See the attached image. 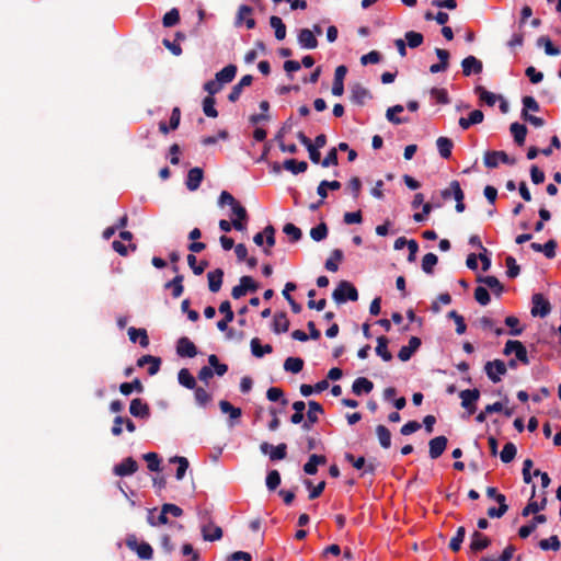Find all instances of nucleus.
I'll return each instance as SVG.
<instances>
[{
    "mask_svg": "<svg viewBox=\"0 0 561 561\" xmlns=\"http://www.w3.org/2000/svg\"><path fill=\"white\" fill-rule=\"evenodd\" d=\"M202 536L205 541H216L221 539L222 529L215 525H205L202 527Z\"/></svg>",
    "mask_w": 561,
    "mask_h": 561,
    "instance_id": "obj_30",
    "label": "nucleus"
},
{
    "mask_svg": "<svg viewBox=\"0 0 561 561\" xmlns=\"http://www.w3.org/2000/svg\"><path fill=\"white\" fill-rule=\"evenodd\" d=\"M403 111H404V107L401 104L391 106L386 112V118L394 125L408 123L409 118L397 116V114L402 113Z\"/></svg>",
    "mask_w": 561,
    "mask_h": 561,
    "instance_id": "obj_31",
    "label": "nucleus"
},
{
    "mask_svg": "<svg viewBox=\"0 0 561 561\" xmlns=\"http://www.w3.org/2000/svg\"><path fill=\"white\" fill-rule=\"evenodd\" d=\"M474 299L481 306H486L491 301L490 294H489L488 289L485 287H483V286H478L474 289Z\"/></svg>",
    "mask_w": 561,
    "mask_h": 561,
    "instance_id": "obj_64",
    "label": "nucleus"
},
{
    "mask_svg": "<svg viewBox=\"0 0 561 561\" xmlns=\"http://www.w3.org/2000/svg\"><path fill=\"white\" fill-rule=\"evenodd\" d=\"M194 397H195V401L198 405L201 407H206L210 400H211V396L210 393H208L204 388L202 387H195L194 388Z\"/></svg>",
    "mask_w": 561,
    "mask_h": 561,
    "instance_id": "obj_55",
    "label": "nucleus"
},
{
    "mask_svg": "<svg viewBox=\"0 0 561 561\" xmlns=\"http://www.w3.org/2000/svg\"><path fill=\"white\" fill-rule=\"evenodd\" d=\"M347 73V67L344 65H340L335 68L334 71V81L332 85V94L335 96H341L344 93V79Z\"/></svg>",
    "mask_w": 561,
    "mask_h": 561,
    "instance_id": "obj_12",
    "label": "nucleus"
},
{
    "mask_svg": "<svg viewBox=\"0 0 561 561\" xmlns=\"http://www.w3.org/2000/svg\"><path fill=\"white\" fill-rule=\"evenodd\" d=\"M183 280L184 276L182 274H178L174 278L164 284V288L172 290L173 298H179L184 291Z\"/></svg>",
    "mask_w": 561,
    "mask_h": 561,
    "instance_id": "obj_28",
    "label": "nucleus"
},
{
    "mask_svg": "<svg viewBox=\"0 0 561 561\" xmlns=\"http://www.w3.org/2000/svg\"><path fill=\"white\" fill-rule=\"evenodd\" d=\"M376 435L382 448L388 449L391 446V433L385 425H377Z\"/></svg>",
    "mask_w": 561,
    "mask_h": 561,
    "instance_id": "obj_40",
    "label": "nucleus"
},
{
    "mask_svg": "<svg viewBox=\"0 0 561 561\" xmlns=\"http://www.w3.org/2000/svg\"><path fill=\"white\" fill-rule=\"evenodd\" d=\"M272 325H273V331L275 333L287 332L289 329V320L287 318V314L283 311L275 313Z\"/></svg>",
    "mask_w": 561,
    "mask_h": 561,
    "instance_id": "obj_29",
    "label": "nucleus"
},
{
    "mask_svg": "<svg viewBox=\"0 0 561 561\" xmlns=\"http://www.w3.org/2000/svg\"><path fill=\"white\" fill-rule=\"evenodd\" d=\"M546 522V515H535L527 525H524L519 528L518 536L523 539L529 537L536 530L538 524H543Z\"/></svg>",
    "mask_w": 561,
    "mask_h": 561,
    "instance_id": "obj_20",
    "label": "nucleus"
},
{
    "mask_svg": "<svg viewBox=\"0 0 561 561\" xmlns=\"http://www.w3.org/2000/svg\"><path fill=\"white\" fill-rule=\"evenodd\" d=\"M187 264L192 268V271H193V273L195 275L203 274L204 271L206 270V267L208 266V262L207 261H201L198 263L197 259H196V256L194 254H188L187 255Z\"/></svg>",
    "mask_w": 561,
    "mask_h": 561,
    "instance_id": "obj_48",
    "label": "nucleus"
},
{
    "mask_svg": "<svg viewBox=\"0 0 561 561\" xmlns=\"http://www.w3.org/2000/svg\"><path fill=\"white\" fill-rule=\"evenodd\" d=\"M436 146L438 149V152L442 158L449 159L451 156V149L454 147V142L451 139L440 136L436 140Z\"/></svg>",
    "mask_w": 561,
    "mask_h": 561,
    "instance_id": "obj_33",
    "label": "nucleus"
},
{
    "mask_svg": "<svg viewBox=\"0 0 561 561\" xmlns=\"http://www.w3.org/2000/svg\"><path fill=\"white\" fill-rule=\"evenodd\" d=\"M328 226L325 222H320L318 226L311 228L310 237L312 240L319 242L324 240L328 237Z\"/></svg>",
    "mask_w": 561,
    "mask_h": 561,
    "instance_id": "obj_51",
    "label": "nucleus"
},
{
    "mask_svg": "<svg viewBox=\"0 0 561 561\" xmlns=\"http://www.w3.org/2000/svg\"><path fill=\"white\" fill-rule=\"evenodd\" d=\"M216 100L213 96H206L203 100V112L206 116L216 118L218 116V111L215 107Z\"/></svg>",
    "mask_w": 561,
    "mask_h": 561,
    "instance_id": "obj_53",
    "label": "nucleus"
},
{
    "mask_svg": "<svg viewBox=\"0 0 561 561\" xmlns=\"http://www.w3.org/2000/svg\"><path fill=\"white\" fill-rule=\"evenodd\" d=\"M535 492H536V485L534 484L533 485L531 497L529 499L527 505L522 511V516L523 517H527L530 514L539 515L538 513L540 511H543L546 508V506H547L548 500H547L546 496H543L539 502L533 500L534 496H535Z\"/></svg>",
    "mask_w": 561,
    "mask_h": 561,
    "instance_id": "obj_8",
    "label": "nucleus"
},
{
    "mask_svg": "<svg viewBox=\"0 0 561 561\" xmlns=\"http://www.w3.org/2000/svg\"><path fill=\"white\" fill-rule=\"evenodd\" d=\"M208 288L211 293H218L222 285L224 271L216 268L207 273Z\"/></svg>",
    "mask_w": 561,
    "mask_h": 561,
    "instance_id": "obj_21",
    "label": "nucleus"
},
{
    "mask_svg": "<svg viewBox=\"0 0 561 561\" xmlns=\"http://www.w3.org/2000/svg\"><path fill=\"white\" fill-rule=\"evenodd\" d=\"M332 298L336 304H344L347 300L356 301L358 299V291L352 283L341 280L333 290Z\"/></svg>",
    "mask_w": 561,
    "mask_h": 561,
    "instance_id": "obj_1",
    "label": "nucleus"
},
{
    "mask_svg": "<svg viewBox=\"0 0 561 561\" xmlns=\"http://www.w3.org/2000/svg\"><path fill=\"white\" fill-rule=\"evenodd\" d=\"M462 73L466 77H469L471 73H481L483 70V65L481 60L476 58L474 56H468L461 61Z\"/></svg>",
    "mask_w": 561,
    "mask_h": 561,
    "instance_id": "obj_14",
    "label": "nucleus"
},
{
    "mask_svg": "<svg viewBox=\"0 0 561 561\" xmlns=\"http://www.w3.org/2000/svg\"><path fill=\"white\" fill-rule=\"evenodd\" d=\"M327 462V457L323 455L312 454L308 461L304 465L305 473L309 476H313L318 472V466L324 465Z\"/></svg>",
    "mask_w": 561,
    "mask_h": 561,
    "instance_id": "obj_22",
    "label": "nucleus"
},
{
    "mask_svg": "<svg viewBox=\"0 0 561 561\" xmlns=\"http://www.w3.org/2000/svg\"><path fill=\"white\" fill-rule=\"evenodd\" d=\"M539 547L543 551H547V550L558 551V550H560L561 543H560L559 537L557 535H552L547 539L540 540Z\"/></svg>",
    "mask_w": 561,
    "mask_h": 561,
    "instance_id": "obj_47",
    "label": "nucleus"
},
{
    "mask_svg": "<svg viewBox=\"0 0 561 561\" xmlns=\"http://www.w3.org/2000/svg\"><path fill=\"white\" fill-rule=\"evenodd\" d=\"M308 412H307V419L310 423H317L318 422V416H317V413H320V414H323L324 413V410H323V407L317 402V401H309L308 402Z\"/></svg>",
    "mask_w": 561,
    "mask_h": 561,
    "instance_id": "obj_45",
    "label": "nucleus"
},
{
    "mask_svg": "<svg viewBox=\"0 0 561 561\" xmlns=\"http://www.w3.org/2000/svg\"><path fill=\"white\" fill-rule=\"evenodd\" d=\"M485 373L493 382H499L501 376L506 374V365L503 360L495 359L485 364Z\"/></svg>",
    "mask_w": 561,
    "mask_h": 561,
    "instance_id": "obj_9",
    "label": "nucleus"
},
{
    "mask_svg": "<svg viewBox=\"0 0 561 561\" xmlns=\"http://www.w3.org/2000/svg\"><path fill=\"white\" fill-rule=\"evenodd\" d=\"M270 25L275 31V37L283 41L286 37V25L279 16L272 15L270 18Z\"/></svg>",
    "mask_w": 561,
    "mask_h": 561,
    "instance_id": "obj_37",
    "label": "nucleus"
},
{
    "mask_svg": "<svg viewBox=\"0 0 561 561\" xmlns=\"http://www.w3.org/2000/svg\"><path fill=\"white\" fill-rule=\"evenodd\" d=\"M459 397L461 399V407L466 409L469 414H472L476 412V402L480 398V391L479 389H466L460 391Z\"/></svg>",
    "mask_w": 561,
    "mask_h": 561,
    "instance_id": "obj_7",
    "label": "nucleus"
},
{
    "mask_svg": "<svg viewBox=\"0 0 561 561\" xmlns=\"http://www.w3.org/2000/svg\"><path fill=\"white\" fill-rule=\"evenodd\" d=\"M438 257L434 253H427L422 259V270L426 274H433L434 266L437 264Z\"/></svg>",
    "mask_w": 561,
    "mask_h": 561,
    "instance_id": "obj_52",
    "label": "nucleus"
},
{
    "mask_svg": "<svg viewBox=\"0 0 561 561\" xmlns=\"http://www.w3.org/2000/svg\"><path fill=\"white\" fill-rule=\"evenodd\" d=\"M138 470V463L133 457L123 459L113 468V472L117 477H127L134 474Z\"/></svg>",
    "mask_w": 561,
    "mask_h": 561,
    "instance_id": "obj_10",
    "label": "nucleus"
},
{
    "mask_svg": "<svg viewBox=\"0 0 561 561\" xmlns=\"http://www.w3.org/2000/svg\"><path fill=\"white\" fill-rule=\"evenodd\" d=\"M477 282L484 284L486 287L493 290V293L500 297L502 293L504 291V286L501 284V282L492 275L488 276H478Z\"/></svg>",
    "mask_w": 561,
    "mask_h": 561,
    "instance_id": "obj_26",
    "label": "nucleus"
},
{
    "mask_svg": "<svg viewBox=\"0 0 561 561\" xmlns=\"http://www.w3.org/2000/svg\"><path fill=\"white\" fill-rule=\"evenodd\" d=\"M280 473L277 470H271L266 476V488L274 491L280 484Z\"/></svg>",
    "mask_w": 561,
    "mask_h": 561,
    "instance_id": "obj_63",
    "label": "nucleus"
},
{
    "mask_svg": "<svg viewBox=\"0 0 561 561\" xmlns=\"http://www.w3.org/2000/svg\"><path fill=\"white\" fill-rule=\"evenodd\" d=\"M125 543L128 549H130L131 551L137 553L139 559H141V560H151L152 559V557H153L152 547L146 541L139 542L135 535H129L126 538Z\"/></svg>",
    "mask_w": 561,
    "mask_h": 561,
    "instance_id": "obj_2",
    "label": "nucleus"
},
{
    "mask_svg": "<svg viewBox=\"0 0 561 561\" xmlns=\"http://www.w3.org/2000/svg\"><path fill=\"white\" fill-rule=\"evenodd\" d=\"M491 545L490 538L481 534L480 531H474L471 536L470 549L473 552H479L486 549Z\"/></svg>",
    "mask_w": 561,
    "mask_h": 561,
    "instance_id": "obj_23",
    "label": "nucleus"
},
{
    "mask_svg": "<svg viewBox=\"0 0 561 561\" xmlns=\"http://www.w3.org/2000/svg\"><path fill=\"white\" fill-rule=\"evenodd\" d=\"M304 368V360L300 357H288L284 363V369L293 374H298Z\"/></svg>",
    "mask_w": 561,
    "mask_h": 561,
    "instance_id": "obj_43",
    "label": "nucleus"
},
{
    "mask_svg": "<svg viewBox=\"0 0 561 561\" xmlns=\"http://www.w3.org/2000/svg\"><path fill=\"white\" fill-rule=\"evenodd\" d=\"M465 535H466L465 527H462V526L458 527L456 535L449 541V548L454 552H457L460 550L461 543L463 542V539H465Z\"/></svg>",
    "mask_w": 561,
    "mask_h": 561,
    "instance_id": "obj_54",
    "label": "nucleus"
},
{
    "mask_svg": "<svg viewBox=\"0 0 561 561\" xmlns=\"http://www.w3.org/2000/svg\"><path fill=\"white\" fill-rule=\"evenodd\" d=\"M128 336L133 343L139 342L140 347L146 348L149 345V337L146 329H137L130 327L128 329Z\"/></svg>",
    "mask_w": 561,
    "mask_h": 561,
    "instance_id": "obj_24",
    "label": "nucleus"
},
{
    "mask_svg": "<svg viewBox=\"0 0 561 561\" xmlns=\"http://www.w3.org/2000/svg\"><path fill=\"white\" fill-rule=\"evenodd\" d=\"M231 210L236 216V219L232 220L233 228L238 231H243L245 229V222L249 219L247 209L238 203Z\"/></svg>",
    "mask_w": 561,
    "mask_h": 561,
    "instance_id": "obj_15",
    "label": "nucleus"
},
{
    "mask_svg": "<svg viewBox=\"0 0 561 561\" xmlns=\"http://www.w3.org/2000/svg\"><path fill=\"white\" fill-rule=\"evenodd\" d=\"M448 439L446 436L440 435L432 438L428 442V455L431 459H437L446 450Z\"/></svg>",
    "mask_w": 561,
    "mask_h": 561,
    "instance_id": "obj_11",
    "label": "nucleus"
},
{
    "mask_svg": "<svg viewBox=\"0 0 561 561\" xmlns=\"http://www.w3.org/2000/svg\"><path fill=\"white\" fill-rule=\"evenodd\" d=\"M341 188V183L339 181H327L323 180L317 187V194L322 198L328 197V191H337Z\"/></svg>",
    "mask_w": 561,
    "mask_h": 561,
    "instance_id": "obj_38",
    "label": "nucleus"
},
{
    "mask_svg": "<svg viewBox=\"0 0 561 561\" xmlns=\"http://www.w3.org/2000/svg\"><path fill=\"white\" fill-rule=\"evenodd\" d=\"M134 390L137 392L144 391V386L139 379H134L131 382H123L119 386V391L124 396H129Z\"/></svg>",
    "mask_w": 561,
    "mask_h": 561,
    "instance_id": "obj_46",
    "label": "nucleus"
},
{
    "mask_svg": "<svg viewBox=\"0 0 561 561\" xmlns=\"http://www.w3.org/2000/svg\"><path fill=\"white\" fill-rule=\"evenodd\" d=\"M252 81H253V77L251 75L243 76L240 79V81L231 88V91L228 94V100L232 103L237 102L241 96L242 90L245 87L251 85Z\"/></svg>",
    "mask_w": 561,
    "mask_h": 561,
    "instance_id": "obj_18",
    "label": "nucleus"
},
{
    "mask_svg": "<svg viewBox=\"0 0 561 561\" xmlns=\"http://www.w3.org/2000/svg\"><path fill=\"white\" fill-rule=\"evenodd\" d=\"M371 94L368 89L359 83H355L351 87L350 99L354 104L364 105L366 99H370Z\"/></svg>",
    "mask_w": 561,
    "mask_h": 561,
    "instance_id": "obj_17",
    "label": "nucleus"
},
{
    "mask_svg": "<svg viewBox=\"0 0 561 561\" xmlns=\"http://www.w3.org/2000/svg\"><path fill=\"white\" fill-rule=\"evenodd\" d=\"M283 231L284 233H286L289 238H290V241L291 242H297L301 239L302 237V232H301V229L298 228L297 226H295L294 224L291 222H288L286 224L284 227H283Z\"/></svg>",
    "mask_w": 561,
    "mask_h": 561,
    "instance_id": "obj_59",
    "label": "nucleus"
},
{
    "mask_svg": "<svg viewBox=\"0 0 561 561\" xmlns=\"http://www.w3.org/2000/svg\"><path fill=\"white\" fill-rule=\"evenodd\" d=\"M260 450L264 455L268 454L272 461L283 460L287 456V445L285 443L273 446L267 442H263L260 445Z\"/></svg>",
    "mask_w": 561,
    "mask_h": 561,
    "instance_id": "obj_5",
    "label": "nucleus"
},
{
    "mask_svg": "<svg viewBox=\"0 0 561 561\" xmlns=\"http://www.w3.org/2000/svg\"><path fill=\"white\" fill-rule=\"evenodd\" d=\"M259 288V283L255 282L252 276L244 275L240 277L239 285L232 288L231 297L233 299H240L248 293H255Z\"/></svg>",
    "mask_w": 561,
    "mask_h": 561,
    "instance_id": "obj_3",
    "label": "nucleus"
},
{
    "mask_svg": "<svg viewBox=\"0 0 561 561\" xmlns=\"http://www.w3.org/2000/svg\"><path fill=\"white\" fill-rule=\"evenodd\" d=\"M129 413L135 417L146 420L150 416V408L142 399L135 398L130 401Z\"/></svg>",
    "mask_w": 561,
    "mask_h": 561,
    "instance_id": "obj_13",
    "label": "nucleus"
},
{
    "mask_svg": "<svg viewBox=\"0 0 561 561\" xmlns=\"http://www.w3.org/2000/svg\"><path fill=\"white\" fill-rule=\"evenodd\" d=\"M203 178H204V172L201 168L195 167V168L191 169L187 173V178H186V182H185L187 190L192 191V192L196 191L201 186Z\"/></svg>",
    "mask_w": 561,
    "mask_h": 561,
    "instance_id": "obj_19",
    "label": "nucleus"
},
{
    "mask_svg": "<svg viewBox=\"0 0 561 561\" xmlns=\"http://www.w3.org/2000/svg\"><path fill=\"white\" fill-rule=\"evenodd\" d=\"M178 381L181 386L190 390H193L196 387V379L187 368L180 369L178 374Z\"/></svg>",
    "mask_w": 561,
    "mask_h": 561,
    "instance_id": "obj_35",
    "label": "nucleus"
},
{
    "mask_svg": "<svg viewBox=\"0 0 561 561\" xmlns=\"http://www.w3.org/2000/svg\"><path fill=\"white\" fill-rule=\"evenodd\" d=\"M537 45L539 47H543L545 48V53L548 55V56H558L561 54V50L559 47L554 46L551 42V39L548 37V36H540L538 39H537Z\"/></svg>",
    "mask_w": 561,
    "mask_h": 561,
    "instance_id": "obj_42",
    "label": "nucleus"
},
{
    "mask_svg": "<svg viewBox=\"0 0 561 561\" xmlns=\"http://www.w3.org/2000/svg\"><path fill=\"white\" fill-rule=\"evenodd\" d=\"M343 251L340 249H334L331 252V256L325 261V268L330 272H336L339 270L337 263L343 260Z\"/></svg>",
    "mask_w": 561,
    "mask_h": 561,
    "instance_id": "obj_41",
    "label": "nucleus"
},
{
    "mask_svg": "<svg viewBox=\"0 0 561 561\" xmlns=\"http://www.w3.org/2000/svg\"><path fill=\"white\" fill-rule=\"evenodd\" d=\"M404 38L407 41V44L410 48H417L421 46L424 42L423 34L415 32V31H409L405 33Z\"/></svg>",
    "mask_w": 561,
    "mask_h": 561,
    "instance_id": "obj_49",
    "label": "nucleus"
},
{
    "mask_svg": "<svg viewBox=\"0 0 561 561\" xmlns=\"http://www.w3.org/2000/svg\"><path fill=\"white\" fill-rule=\"evenodd\" d=\"M510 130L513 135L514 141L518 146H523L527 135V127L518 122L511 124Z\"/></svg>",
    "mask_w": 561,
    "mask_h": 561,
    "instance_id": "obj_32",
    "label": "nucleus"
},
{
    "mask_svg": "<svg viewBox=\"0 0 561 561\" xmlns=\"http://www.w3.org/2000/svg\"><path fill=\"white\" fill-rule=\"evenodd\" d=\"M298 44L306 49H314L318 47V39L313 32L309 28H301L298 33Z\"/></svg>",
    "mask_w": 561,
    "mask_h": 561,
    "instance_id": "obj_16",
    "label": "nucleus"
},
{
    "mask_svg": "<svg viewBox=\"0 0 561 561\" xmlns=\"http://www.w3.org/2000/svg\"><path fill=\"white\" fill-rule=\"evenodd\" d=\"M499 507H490L488 508V516L490 518H501L507 511L508 505L506 504V497L500 496L497 499Z\"/></svg>",
    "mask_w": 561,
    "mask_h": 561,
    "instance_id": "obj_39",
    "label": "nucleus"
},
{
    "mask_svg": "<svg viewBox=\"0 0 561 561\" xmlns=\"http://www.w3.org/2000/svg\"><path fill=\"white\" fill-rule=\"evenodd\" d=\"M179 22H180V12L175 8L171 9L169 12H167L162 19V24L164 27L174 26Z\"/></svg>",
    "mask_w": 561,
    "mask_h": 561,
    "instance_id": "obj_58",
    "label": "nucleus"
},
{
    "mask_svg": "<svg viewBox=\"0 0 561 561\" xmlns=\"http://www.w3.org/2000/svg\"><path fill=\"white\" fill-rule=\"evenodd\" d=\"M266 398L272 402L280 400L283 405H286L288 403V400L284 398L283 390L277 387H271L270 389H267Z\"/></svg>",
    "mask_w": 561,
    "mask_h": 561,
    "instance_id": "obj_61",
    "label": "nucleus"
},
{
    "mask_svg": "<svg viewBox=\"0 0 561 561\" xmlns=\"http://www.w3.org/2000/svg\"><path fill=\"white\" fill-rule=\"evenodd\" d=\"M145 364L150 365L148 368V374L156 375L159 371L161 358L151 355H145L138 359V366H144Z\"/></svg>",
    "mask_w": 561,
    "mask_h": 561,
    "instance_id": "obj_36",
    "label": "nucleus"
},
{
    "mask_svg": "<svg viewBox=\"0 0 561 561\" xmlns=\"http://www.w3.org/2000/svg\"><path fill=\"white\" fill-rule=\"evenodd\" d=\"M237 66L228 65L215 75V79L222 85L230 83L237 75Z\"/></svg>",
    "mask_w": 561,
    "mask_h": 561,
    "instance_id": "obj_25",
    "label": "nucleus"
},
{
    "mask_svg": "<svg viewBox=\"0 0 561 561\" xmlns=\"http://www.w3.org/2000/svg\"><path fill=\"white\" fill-rule=\"evenodd\" d=\"M208 363H209V366L213 368V370L218 376H224L228 370V366L226 364L219 363V359L215 354H211L209 356Z\"/></svg>",
    "mask_w": 561,
    "mask_h": 561,
    "instance_id": "obj_62",
    "label": "nucleus"
},
{
    "mask_svg": "<svg viewBox=\"0 0 561 561\" xmlns=\"http://www.w3.org/2000/svg\"><path fill=\"white\" fill-rule=\"evenodd\" d=\"M499 162L505 163V164H514L515 159H512L508 157V154L505 151H488L484 154V164L488 168H496L499 165Z\"/></svg>",
    "mask_w": 561,
    "mask_h": 561,
    "instance_id": "obj_6",
    "label": "nucleus"
},
{
    "mask_svg": "<svg viewBox=\"0 0 561 561\" xmlns=\"http://www.w3.org/2000/svg\"><path fill=\"white\" fill-rule=\"evenodd\" d=\"M252 13H253V9L250 5L241 4L239 7L237 15H236L234 25L241 26L244 23V21L247 20V18L251 16Z\"/></svg>",
    "mask_w": 561,
    "mask_h": 561,
    "instance_id": "obj_57",
    "label": "nucleus"
},
{
    "mask_svg": "<svg viewBox=\"0 0 561 561\" xmlns=\"http://www.w3.org/2000/svg\"><path fill=\"white\" fill-rule=\"evenodd\" d=\"M531 310L530 313L533 317H547L551 311L550 302L543 297L542 294H534L531 297Z\"/></svg>",
    "mask_w": 561,
    "mask_h": 561,
    "instance_id": "obj_4",
    "label": "nucleus"
},
{
    "mask_svg": "<svg viewBox=\"0 0 561 561\" xmlns=\"http://www.w3.org/2000/svg\"><path fill=\"white\" fill-rule=\"evenodd\" d=\"M219 408L222 413L229 414L231 420L239 419L242 414L240 408L233 407L229 401L221 400L219 401Z\"/></svg>",
    "mask_w": 561,
    "mask_h": 561,
    "instance_id": "obj_44",
    "label": "nucleus"
},
{
    "mask_svg": "<svg viewBox=\"0 0 561 561\" xmlns=\"http://www.w3.org/2000/svg\"><path fill=\"white\" fill-rule=\"evenodd\" d=\"M373 389H374V383L365 377L356 378L352 385V391L356 396H362L363 393H369Z\"/></svg>",
    "mask_w": 561,
    "mask_h": 561,
    "instance_id": "obj_27",
    "label": "nucleus"
},
{
    "mask_svg": "<svg viewBox=\"0 0 561 561\" xmlns=\"http://www.w3.org/2000/svg\"><path fill=\"white\" fill-rule=\"evenodd\" d=\"M283 168L293 174L304 173L308 169L306 161H297L295 159H287L283 162Z\"/></svg>",
    "mask_w": 561,
    "mask_h": 561,
    "instance_id": "obj_34",
    "label": "nucleus"
},
{
    "mask_svg": "<svg viewBox=\"0 0 561 561\" xmlns=\"http://www.w3.org/2000/svg\"><path fill=\"white\" fill-rule=\"evenodd\" d=\"M476 93L479 94L480 100L484 101L489 106H493L499 99L494 93L486 91L483 87L476 88Z\"/></svg>",
    "mask_w": 561,
    "mask_h": 561,
    "instance_id": "obj_60",
    "label": "nucleus"
},
{
    "mask_svg": "<svg viewBox=\"0 0 561 561\" xmlns=\"http://www.w3.org/2000/svg\"><path fill=\"white\" fill-rule=\"evenodd\" d=\"M505 265H506V275L510 278H516L520 273V267L517 264L516 260L508 255L505 259Z\"/></svg>",
    "mask_w": 561,
    "mask_h": 561,
    "instance_id": "obj_56",
    "label": "nucleus"
},
{
    "mask_svg": "<svg viewBox=\"0 0 561 561\" xmlns=\"http://www.w3.org/2000/svg\"><path fill=\"white\" fill-rule=\"evenodd\" d=\"M516 454V446L513 443H506L500 454V458L504 463H508L514 460Z\"/></svg>",
    "mask_w": 561,
    "mask_h": 561,
    "instance_id": "obj_50",
    "label": "nucleus"
}]
</instances>
